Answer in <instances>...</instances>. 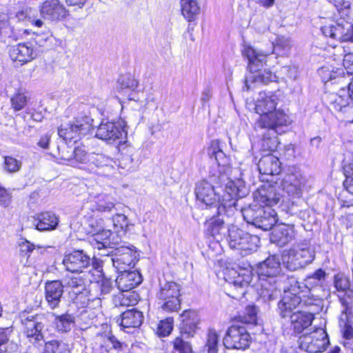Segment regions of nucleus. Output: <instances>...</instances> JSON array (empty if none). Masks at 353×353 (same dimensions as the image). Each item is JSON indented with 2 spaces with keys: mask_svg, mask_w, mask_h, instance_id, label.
<instances>
[{
  "mask_svg": "<svg viewBox=\"0 0 353 353\" xmlns=\"http://www.w3.org/2000/svg\"><path fill=\"white\" fill-rule=\"evenodd\" d=\"M228 245L232 250L239 251L243 241V238L245 236L246 232L235 225H231L228 229Z\"/></svg>",
  "mask_w": 353,
  "mask_h": 353,
  "instance_id": "37998d69",
  "label": "nucleus"
},
{
  "mask_svg": "<svg viewBox=\"0 0 353 353\" xmlns=\"http://www.w3.org/2000/svg\"><path fill=\"white\" fill-rule=\"evenodd\" d=\"M21 165V161L11 156L4 157L3 168L8 173L12 174L19 172Z\"/></svg>",
  "mask_w": 353,
  "mask_h": 353,
  "instance_id": "5fc2aeb1",
  "label": "nucleus"
},
{
  "mask_svg": "<svg viewBox=\"0 0 353 353\" xmlns=\"http://www.w3.org/2000/svg\"><path fill=\"white\" fill-rule=\"evenodd\" d=\"M133 156L134 153L132 150H128L127 153L123 154L119 161V168L126 172L134 171L137 168V163L134 161Z\"/></svg>",
  "mask_w": 353,
  "mask_h": 353,
  "instance_id": "09e8293b",
  "label": "nucleus"
},
{
  "mask_svg": "<svg viewBox=\"0 0 353 353\" xmlns=\"http://www.w3.org/2000/svg\"><path fill=\"white\" fill-rule=\"evenodd\" d=\"M323 283L314 279L310 276H307L305 279V283H300L296 280H292L290 283V287L288 290L284 289V294H288L291 295V292H292V290L293 288H297V292L296 293H303L304 290H306V292L311 294L312 291H316V288H321Z\"/></svg>",
  "mask_w": 353,
  "mask_h": 353,
  "instance_id": "72a5a7b5",
  "label": "nucleus"
},
{
  "mask_svg": "<svg viewBox=\"0 0 353 353\" xmlns=\"http://www.w3.org/2000/svg\"><path fill=\"white\" fill-rule=\"evenodd\" d=\"M134 247L121 245L117 247L113 254V257L110 259L112 265L117 271L127 270L133 268L137 261V252Z\"/></svg>",
  "mask_w": 353,
  "mask_h": 353,
  "instance_id": "dca6fc26",
  "label": "nucleus"
},
{
  "mask_svg": "<svg viewBox=\"0 0 353 353\" xmlns=\"http://www.w3.org/2000/svg\"><path fill=\"white\" fill-rule=\"evenodd\" d=\"M258 276V293L265 301L275 300L281 294L282 279L279 257L271 255L255 268Z\"/></svg>",
  "mask_w": 353,
  "mask_h": 353,
  "instance_id": "f03ea898",
  "label": "nucleus"
},
{
  "mask_svg": "<svg viewBox=\"0 0 353 353\" xmlns=\"http://www.w3.org/2000/svg\"><path fill=\"white\" fill-rule=\"evenodd\" d=\"M339 299L343 306L342 313L339 319L343 336L346 339H351L353 338V327L352 322L349 319V315L352 312V301L350 295L340 297Z\"/></svg>",
  "mask_w": 353,
  "mask_h": 353,
  "instance_id": "5701e85b",
  "label": "nucleus"
},
{
  "mask_svg": "<svg viewBox=\"0 0 353 353\" xmlns=\"http://www.w3.org/2000/svg\"><path fill=\"white\" fill-rule=\"evenodd\" d=\"M28 100V98L25 93L18 92L10 99L12 108L15 111H19L26 107Z\"/></svg>",
  "mask_w": 353,
  "mask_h": 353,
  "instance_id": "4d7b16f0",
  "label": "nucleus"
},
{
  "mask_svg": "<svg viewBox=\"0 0 353 353\" xmlns=\"http://www.w3.org/2000/svg\"><path fill=\"white\" fill-rule=\"evenodd\" d=\"M126 122L120 119L117 122L101 121L96 132V137L108 143L126 137Z\"/></svg>",
  "mask_w": 353,
  "mask_h": 353,
  "instance_id": "4468645a",
  "label": "nucleus"
},
{
  "mask_svg": "<svg viewBox=\"0 0 353 353\" xmlns=\"http://www.w3.org/2000/svg\"><path fill=\"white\" fill-rule=\"evenodd\" d=\"M100 337L103 341V344H101V347H105L107 350L110 348H113L117 350H122L123 343L117 340V339L112 335L110 331L108 332H105L100 334Z\"/></svg>",
  "mask_w": 353,
  "mask_h": 353,
  "instance_id": "8fccbe9b",
  "label": "nucleus"
},
{
  "mask_svg": "<svg viewBox=\"0 0 353 353\" xmlns=\"http://www.w3.org/2000/svg\"><path fill=\"white\" fill-rule=\"evenodd\" d=\"M241 321L245 324L255 325L257 322V310L254 305H248L243 313L239 315Z\"/></svg>",
  "mask_w": 353,
  "mask_h": 353,
  "instance_id": "603ef678",
  "label": "nucleus"
},
{
  "mask_svg": "<svg viewBox=\"0 0 353 353\" xmlns=\"http://www.w3.org/2000/svg\"><path fill=\"white\" fill-rule=\"evenodd\" d=\"M223 143L219 140L211 141L208 148V154L211 159H214L218 165V170L212 174V180L219 181H227L225 187L223 199L229 201V205L234 203V198L236 196H245L248 192L245 185V182L241 179L232 180L230 175L232 170L230 164V158L227 157L223 150Z\"/></svg>",
  "mask_w": 353,
  "mask_h": 353,
  "instance_id": "f257e3e1",
  "label": "nucleus"
},
{
  "mask_svg": "<svg viewBox=\"0 0 353 353\" xmlns=\"http://www.w3.org/2000/svg\"><path fill=\"white\" fill-rule=\"evenodd\" d=\"M315 257L314 249L307 243L299 245L296 248L284 252L282 261L290 271L303 268L311 263Z\"/></svg>",
  "mask_w": 353,
  "mask_h": 353,
  "instance_id": "9d476101",
  "label": "nucleus"
},
{
  "mask_svg": "<svg viewBox=\"0 0 353 353\" xmlns=\"http://www.w3.org/2000/svg\"><path fill=\"white\" fill-rule=\"evenodd\" d=\"M339 80L345 81V92H347L349 98L353 100V77L349 79L341 77Z\"/></svg>",
  "mask_w": 353,
  "mask_h": 353,
  "instance_id": "338daca9",
  "label": "nucleus"
},
{
  "mask_svg": "<svg viewBox=\"0 0 353 353\" xmlns=\"http://www.w3.org/2000/svg\"><path fill=\"white\" fill-rule=\"evenodd\" d=\"M343 65L346 70L345 76L351 77V75L353 74V52H349L344 55Z\"/></svg>",
  "mask_w": 353,
  "mask_h": 353,
  "instance_id": "e2e57ef3",
  "label": "nucleus"
},
{
  "mask_svg": "<svg viewBox=\"0 0 353 353\" xmlns=\"http://www.w3.org/2000/svg\"><path fill=\"white\" fill-rule=\"evenodd\" d=\"M143 319L142 312L132 308L123 312L117 321H119V325L123 328H137L141 325Z\"/></svg>",
  "mask_w": 353,
  "mask_h": 353,
  "instance_id": "7c9ffc66",
  "label": "nucleus"
},
{
  "mask_svg": "<svg viewBox=\"0 0 353 353\" xmlns=\"http://www.w3.org/2000/svg\"><path fill=\"white\" fill-rule=\"evenodd\" d=\"M11 203V194L5 188L0 185V205L3 208H8Z\"/></svg>",
  "mask_w": 353,
  "mask_h": 353,
  "instance_id": "0e129e2a",
  "label": "nucleus"
},
{
  "mask_svg": "<svg viewBox=\"0 0 353 353\" xmlns=\"http://www.w3.org/2000/svg\"><path fill=\"white\" fill-rule=\"evenodd\" d=\"M225 210L226 209L221 210V213H218L216 211V215L212 216L206 221L205 226L206 228V232L209 235L215 237L221 234L222 231L225 229V225L224 221L221 216L223 212H225Z\"/></svg>",
  "mask_w": 353,
  "mask_h": 353,
  "instance_id": "4c0bfd02",
  "label": "nucleus"
},
{
  "mask_svg": "<svg viewBox=\"0 0 353 353\" xmlns=\"http://www.w3.org/2000/svg\"><path fill=\"white\" fill-rule=\"evenodd\" d=\"M350 27L349 22L342 20L340 22H334L321 28V31L325 37L342 42L343 31Z\"/></svg>",
  "mask_w": 353,
  "mask_h": 353,
  "instance_id": "f704fd0d",
  "label": "nucleus"
},
{
  "mask_svg": "<svg viewBox=\"0 0 353 353\" xmlns=\"http://www.w3.org/2000/svg\"><path fill=\"white\" fill-rule=\"evenodd\" d=\"M292 291L291 295L284 294L282 299L279 302V314L283 319L290 318L294 332L301 334L311 326L314 315L311 312H302L297 308L301 300L299 297L294 296L297 288H293Z\"/></svg>",
  "mask_w": 353,
  "mask_h": 353,
  "instance_id": "6e6552de",
  "label": "nucleus"
},
{
  "mask_svg": "<svg viewBox=\"0 0 353 353\" xmlns=\"http://www.w3.org/2000/svg\"><path fill=\"white\" fill-rule=\"evenodd\" d=\"M65 269L72 273L83 272L84 270L92 267L97 271H102L101 261L95 258L91 259L86 252L82 250H75L65 254L63 261Z\"/></svg>",
  "mask_w": 353,
  "mask_h": 353,
  "instance_id": "9b49d317",
  "label": "nucleus"
},
{
  "mask_svg": "<svg viewBox=\"0 0 353 353\" xmlns=\"http://www.w3.org/2000/svg\"><path fill=\"white\" fill-rule=\"evenodd\" d=\"M173 353H192V347L188 342L185 341L181 337H177L173 342Z\"/></svg>",
  "mask_w": 353,
  "mask_h": 353,
  "instance_id": "bf43d9fd",
  "label": "nucleus"
},
{
  "mask_svg": "<svg viewBox=\"0 0 353 353\" xmlns=\"http://www.w3.org/2000/svg\"><path fill=\"white\" fill-rule=\"evenodd\" d=\"M181 324L179 326L181 336L192 337L199 329L200 317L196 311L185 310L180 316Z\"/></svg>",
  "mask_w": 353,
  "mask_h": 353,
  "instance_id": "aec40b11",
  "label": "nucleus"
},
{
  "mask_svg": "<svg viewBox=\"0 0 353 353\" xmlns=\"http://www.w3.org/2000/svg\"><path fill=\"white\" fill-rule=\"evenodd\" d=\"M43 18L50 21H59L66 14L64 6L58 0H47L40 7Z\"/></svg>",
  "mask_w": 353,
  "mask_h": 353,
  "instance_id": "393cba45",
  "label": "nucleus"
},
{
  "mask_svg": "<svg viewBox=\"0 0 353 353\" xmlns=\"http://www.w3.org/2000/svg\"><path fill=\"white\" fill-rule=\"evenodd\" d=\"M244 220L257 228L264 231L270 230L276 223V214L270 208H265L259 202H255L248 207L241 208Z\"/></svg>",
  "mask_w": 353,
  "mask_h": 353,
  "instance_id": "1a4fd4ad",
  "label": "nucleus"
},
{
  "mask_svg": "<svg viewBox=\"0 0 353 353\" xmlns=\"http://www.w3.org/2000/svg\"><path fill=\"white\" fill-rule=\"evenodd\" d=\"M250 336L242 325H231L223 339V344L228 349L244 350L249 346Z\"/></svg>",
  "mask_w": 353,
  "mask_h": 353,
  "instance_id": "2eb2a0df",
  "label": "nucleus"
},
{
  "mask_svg": "<svg viewBox=\"0 0 353 353\" xmlns=\"http://www.w3.org/2000/svg\"><path fill=\"white\" fill-rule=\"evenodd\" d=\"M314 292L311 290V294H310L306 292V290H304L303 293H294V296L299 297L301 300L297 308L301 310L305 307L308 308L307 312H311V314L318 312L321 308L322 299L319 295L314 294Z\"/></svg>",
  "mask_w": 353,
  "mask_h": 353,
  "instance_id": "2f4dec72",
  "label": "nucleus"
},
{
  "mask_svg": "<svg viewBox=\"0 0 353 353\" xmlns=\"http://www.w3.org/2000/svg\"><path fill=\"white\" fill-rule=\"evenodd\" d=\"M226 183L227 181L212 180V175L208 179L197 182L194 189L197 201L205 205L206 208H215L218 213H221V210L228 208L237 210V200L243 196H235L234 198V203L231 205H228L229 201L223 199Z\"/></svg>",
  "mask_w": 353,
  "mask_h": 353,
  "instance_id": "20e7f679",
  "label": "nucleus"
},
{
  "mask_svg": "<svg viewBox=\"0 0 353 353\" xmlns=\"http://www.w3.org/2000/svg\"><path fill=\"white\" fill-rule=\"evenodd\" d=\"M245 235L241 248L238 251L243 256L256 252L260 243V239L257 235H253L248 232Z\"/></svg>",
  "mask_w": 353,
  "mask_h": 353,
  "instance_id": "ea45409f",
  "label": "nucleus"
},
{
  "mask_svg": "<svg viewBox=\"0 0 353 353\" xmlns=\"http://www.w3.org/2000/svg\"><path fill=\"white\" fill-rule=\"evenodd\" d=\"M92 210H97L102 213H113L118 211L114 199L106 194H100L96 197Z\"/></svg>",
  "mask_w": 353,
  "mask_h": 353,
  "instance_id": "e433bc0d",
  "label": "nucleus"
},
{
  "mask_svg": "<svg viewBox=\"0 0 353 353\" xmlns=\"http://www.w3.org/2000/svg\"><path fill=\"white\" fill-rule=\"evenodd\" d=\"M20 254L22 256H27L29 257L30 253L35 249L34 245L32 244L30 241L26 240L19 244Z\"/></svg>",
  "mask_w": 353,
  "mask_h": 353,
  "instance_id": "69168bd1",
  "label": "nucleus"
},
{
  "mask_svg": "<svg viewBox=\"0 0 353 353\" xmlns=\"http://www.w3.org/2000/svg\"><path fill=\"white\" fill-rule=\"evenodd\" d=\"M54 317L53 323L58 332L67 333L73 327L75 323V318L72 314L65 313L61 315L53 314Z\"/></svg>",
  "mask_w": 353,
  "mask_h": 353,
  "instance_id": "58836bf2",
  "label": "nucleus"
},
{
  "mask_svg": "<svg viewBox=\"0 0 353 353\" xmlns=\"http://www.w3.org/2000/svg\"><path fill=\"white\" fill-rule=\"evenodd\" d=\"M137 87V81L130 74H125L119 78L116 90L121 96L127 97L128 100L137 101L139 99Z\"/></svg>",
  "mask_w": 353,
  "mask_h": 353,
  "instance_id": "412c9836",
  "label": "nucleus"
},
{
  "mask_svg": "<svg viewBox=\"0 0 353 353\" xmlns=\"http://www.w3.org/2000/svg\"><path fill=\"white\" fill-rule=\"evenodd\" d=\"M303 178L299 173H288L281 181V192L286 193L290 197L300 198L302 195Z\"/></svg>",
  "mask_w": 353,
  "mask_h": 353,
  "instance_id": "6ab92c4d",
  "label": "nucleus"
},
{
  "mask_svg": "<svg viewBox=\"0 0 353 353\" xmlns=\"http://www.w3.org/2000/svg\"><path fill=\"white\" fill-rule=\"evenodd\" d=\"M272 52L256 50L250 46H245L242 50L243 56L248 59L249 74L245 80L246 90L252 88L255 85H266L276 81V76L268 69H263L267 65L268 56Z\"/></svg>",
  "mask_w": 353,
  "mask_h": 353,
  "instance_id": "7ed1b4c3",
  "label": "nucleus"
},
{
  "mask_svg": "<svg viewBox=\"0 0 353 353\" xmlns=\"http://www.w3.org/2000/svg\"><path fill=\"white\" fill-rule=\"evenodd\" d=\"M173 329V319L167 318L165 320H162L159 322L157 329V334L160 336H168Z\"/></svg>",
  "mask_w": 353,
  "mask_h": 353,
  "instance_id": "13d9d810",
  "label": "nucleus"
},
{
  "mask_svg": "<svg viewBox=\"0 0 353 353\" xmlns=\"http://www.w3.org/2000/svg\"><path fill=\"white\" fill-rule=\"evenodd\" d=\"M181 12L188 21H193L199 14L200 6L197 0H181Z\"/></svg>",
  "mask_w": 353,
  "mask_h": 353,
  "instance_id": "79ce46f5",
  "label": "nucleus"
},
{
  "mask_svg": "<svg viewBox=\"0 0 353 353\" xmlns=\"http://www.w3.org/2000/svg\"><path fill=\"white\" fill-rule=\"evenodd\" d=\"M115 165L116 162L114 159L105 154L100 153L90 154L89 167L93 169V166H94L97 170H102L101 172L95 170V172L103 175H109L112 173Z\"/></svg>",
  "mask_w": 353,
  "mask_h": 353,
  "instance_id": "bb28decb",
  "label": "nucleus"
},
{
  "mask_svg": "<svg viewBox=\"0 0 353 353\" xmlns=\"http://www.w3.org/2000/svg\"><path fill=\"white\" fill-rule=\"evenodd\" d=\"M350 27L343 31L342 42L350 41L353 43V24L349 22Z\"/></svg>",
  "mask_w": 353,
  "mask_h": 353,
  "instance_id": "774afa93",
  "label": "nucleus"
},
{
  "mask_svg": "<svg viewBox=\"0 0 353 353\" xmlns=\"http://www.w3.org/2000/svg\"><path fill=\"white\" fill-rule=\"evenodd\" d=\"M63 292L61 281L47 282L45 286L46 300L51 309L59 307Z\"/></svg>",
  "mask_w": 353,
  "mask_h": 353,
  "instance_id": "c85d7f7f",
  "label": "nucleus"
},
{
  "mask_svg": "<svg viewBox=\"0 0 353 353\" xmlns=\"http://www.w3.org/2000/svg\"><path fill=\"white\" fill-rule=\"evenodd\" d=\"M292 122L290 117L283 110L276 109L268 114L260 116L256 128L261 130L262 146L264 149L274 151L279 145L278 134L282 133L281 128Z\"/></svg>",
  "mask_w": 353,
  "mask_h": 353,
  "instance_id": "0eeeda50",
  "label": "nucleus"
},
{
  "mask_svg": "<svg viewBox=\"0 0 353 353\" xmlns=\"http://www.w3.org/2000/svg\"><path fill=\"white\" fill-rule=\"evenodd\" d=\"M93 119L89 116H78L72 121L61 125L58 129V134L65 141L61 146H58L59 157L74 164V149L69 147L68 142L76 143L82 137L88 134L92 129Z\"/></svg>",
  "mask_w": 353,
  "mask_h": 353,
  "instance_id": "423d86ee",
  "label": "nucleus"
},
{
  "mask_svg": "<svg viewBox=\"0 0 353 353\" xmlns=\"http://www.w3.org/2000/svg\"><path fill=\"white\" fill-rule=\"evenodd\" d=\"M88 226L90 228L89 232L92 234L99 232L104 229L103 220L101 218H91L88 221Z\"/></svg>",
  "mask_w": 353,
  "mask_h": 353,
  "instance_id": "680f3d73",
  "label": "nucleus"
},
{
  "mask_svg": "<svg viewBox=\"0 0 353 353\" xmlns=\"http://www.w3.org/2000/svg\"><path fill=\"white\" fill-rule=\"evenodd\" d=\"M278 97L272 92H261L255 103L256 112L263 116L276 110Z\"/></svg>",
  "mask_w": 353,
  "mask_h": 353,
  "instance_id": "cd10ccee",
  "label": "nucleus"
},
{
  "mask_svg": "<svg viewBox=\"0 0 353 353\" xmlns=\"http://www.w3.org/2000/svg\"><path fill=\"white\" fill-rule=\"evenodd\" d=\"M90 154H88L85 149L81 147L74 148V163H80L82 164H88L89 167Z\"/></svg>",
  "mask_w": 353,
  "mask_h": 353,
  "instance_id": "052dcab7",
  "label": "nucleus"
},
{
  "mask_svg": "<svg viewBox=\"0 0 353 353\" xmlns=\"http://www.w3.org/2000/svg\"><path fill=\"white\" fill-rule=\"evenodd\" d=\"M299 347L307 353H317L326 350L330 342L327 332L322 328L304 334L299 337Z\"/></svg>",
  "mask_w": 353,
  "mask_h": 353,
  "instance_id": "ddd939ff",
  "label": "nucleus"
},
{
  "mask_svg": "<svg viewBox=\"0 0 353 353\" xmlns=\"http://www.w3.org/2000/svg\"><path fill=\"white\" fill-rule=\"evenodd\" d=\"M294 238V226L288 224H279L273 229L271 241L279 246L283 247Z\"/></svg>",
  "mask_w": 353,
  "mask_h": 353,
  "instance_id": "c756f323",
  "label": "nucleus"
},
{
  "mask_svg": "<svg viewBox=\"0 0 353 353\" xmlns=\"http://www.w3.org/2000/svg\"><path fill=\"white\" fill-rule=\"evenodd\" d=\"M94 288L96 290L100 292V294H97V296L98 299H101L111 292L112 283L110 279L103 276L99 281L94 283Z\"/></svg>",
  "mask_w": 353,
  "mask_h": 353,
  "instance_id": "864d4df0",
  "label": "nucleus"
},
{
  "mask_svg": "<svg viewBox=\"0 0 353 353\" xmlns=\"http://www.w3.org/2000/svg\"><path fill=\"white\" fill-rule=\"evenodd\" d=\"M319 74L322 77L323 81L326 82L334 81L333 83L339 84L341 85L340 91L345 92V81L339 80L340 77H343L345 79H349V76H345V72L343 69L338 68L336 70H330L327 67H322L319 70Z\"/></svg>",
  "mask_w": 353,
  "mask_h": 353,
  "instance_id": "c9c22d12",
  "label": "nucleus"
},
{
  "mask_svg": "<svg viewBox=\"0 0 353 353\" xmlns=\"http://www.w3.org/2000/svg\"><path fill=\"white\" fill-rule=\"evenodd\" d=\"M114 214L111 218L113 229L117 233H122L125 234L129 230V226L132 225L130 223L127 216L123 213L114 211Z\"/></svg>",
  "mask_w": 353,
  "mask_h": 353,
  "instance_id": "a18cd8bd",
  "label": "nucleus"
},
{
  "mask_svg": "<svg viewBox=\"0 0 353 353\" xmlns=\"http://www.w3.org/2000/svg\"><path fill=\"white\" fill-rule=\"evenodd\" d=\"M59 223L58 217L51 212H43L37 214L34 225L37 230L48 231L54 230Z\"/></svg>",
  "mask_w": 353,
  "mask_h": 353,
  "instance_id": "473e14b6",
  "label": "nucleus"
},
{
  "mask_svg": "<svg viewBox=\"0 0 353 353\" xmlns=\"http://www.w3.org/2000/svg\"><path fill=\"white\" fill-rule=\"evenodd\" d=\"M36 14L37 10L35 9L32 8H26L19 12L17 14V17L20 20L27 19L33 26L40 28L43 26V23L40 19H37Z\"/></svg>",
  "mask_w": 353,
  "mask_h": 353,
  "instance_id": "49530a36",
  "label": "nucleus"
},
{
  "mask_svg": "<svg viewBox=\"0 0 353 353\" xmlns=\"http://www.w3.org/2000/svg\"><path fill=\"white\" fill-rule=\"evenodd\" d=\"M21 321L24 327V333L30 343L34 345L42 346L45 343L43 353H64L66 350L65 344L62 341L52 340L45 341L44 329L46 318L44 314L23 313Z\"/></svg>",
  "mask_w": 353,
  "mask_h": 353,
  "instance_id": "39448f33",
  "label": "nucleus"
},
{
  "mask_svg": "<svg viewBox=\"0 0 353 353\" xmlns=\"http://www.w3.org/2000/svg\"><path fill=\"white\" fill-rule=\"evenodd\" d=\"M156 296L163 310L172 312L180 309V288L175 282L160 283Z\"/></svg>",
  "mask_w": 353,
  "mask_h": 353,
  "instance_id": "f8f14e48",
  "label": "nucleus"
},
{
  "mask_svg": "<svg viewBox=\"0 0 353 353\" xmlns=\"http://www.w3.org/2000/svg\"><path fill=\"white\" fill-rule=\"evenodd\" d=\"M112 234L110 230H102L99 232L92 234V241L91 242L94 248L100 250L103 248L106 250L110 248V245H116L115 243L110 241Z\"/></svg>",
  "mask_w": 353,
  "mask_h": 353,
  "instance_id": "a19ab883",
  "label": "nucleus"
},
{
  "mask_svg": "<svg viewBox=\"0 0 353 353\" xmlns=\"http://www.w3.org/2000/svg\"><path fill=\"white\" fill-rule=\"evenodd\" d=\"M283 194L281 187L276 184H264L259 187L253 194L255 202H259L263 206L272 207L279 203Z\"/></svg>",
  "mask_w": 353,
  "mask_h": 353,
  "instance_id": "f3484780",
  "label": "nucleus"
},
{
  "mask_svg": "<svg viewBox=\"0 0 353 353\" xmlns=\"http://www.w3.org/2000/svg\"><path fill=\"white\" fill-rule=\"evenodd\" d=\"M218 335L215 330H210L208 334L207 342L202 353H217Z\"/></svg>",
  "mask_w": 353,
  "mask_h": 353,
  "instance_id": "3c124183",
  "label": "nucleus"
},
{
  "mask_svg": "<svg viewBox=\"0 0 353 353\" xmlns=\"http://www.w3.org/2000/svg\"><path fill=\"white\" fill-rule=\"evenodd\" d=\"M63 288L69 290L68 292H79L85 288L83 279L80 276L68 275L61 281Z\"/></svg>",
  "mask_w": 353,
  "mask_h": 353,
  "instance_id": "c03bdc74",
  "label": "nucleus"
},
{
  "mask_svg": "<svg viewBox=\"0 0 353 353\" xmlns=\"http://www.w3.org/2000/svg\"><path fill=\"white\" fill-rule=\"evenodd\" d=\"M71 301L80 307H85L90 301V292L84 288L83 290L79 292H68Z\"/></svg>",
  "mask_w": 353,
  "mask_h": 353,
  "instance_id": "de8ad7c7",
  "label": "nucleus"
},
{
  "mask_svg": "<svg viewBox=\"0 0 353 353\" xmlns=\"http://www.w3.org/2000/svg\"><path fill=\"white\" fill-rule=\"evenodd\" d=\"M115 282L117 288L122 292H128L140 285L143 281L141 273L137 271L122 270Z\"/></svg>",
  "mask_w": 353,
  "mask_h": 353,
  "instance_id": "b1692460",
  "label": "nucleus"
},
{
  "mask_svg": "<svg viewBox=\"0 0 353 353\" xmlns=\"http://www.w3.org/2000/svg\"><path fill=\"white\" fill-rule=\"evenodd\" d=\"M225 279L230 284H232L236 288L241 289L242 292L241 293L244 294L245 291L243 289L250 284L252 275L250 270L240 268H238V270L232 268L228 270Z\"/></svg>",
  "mask_w": 353,
  "mask_h": 353,
  "instance_id": "4be33fe9",
  "label": "nucleus"
},
{
  "mask_svg": "<svg viewBox=\"0 0 353 353\" xmlns=\"http://www.w3.org/2000/svg\"><path fill=\"white\" fill-rule=\"evenodd\" d=\"M343 172L345 176L343 185L350 193L353 194V163H345Z\"/></svg>",
  "mask_w": 353,
  "mask_h": 353,
  "instance_id": "6e6d98bb",
  "label": "nucleus"
},
{
  "mask_svg": "<svg viewBox=\"0 0 353 353\" xmlns=\"http://www.w3.org/2000/svg\"><path fill=\"white\" fill-rule=\"evenodd\" d=\"M9 54L14 61L21 63L30 61L37 55V51L31 43H21L13 46L10 48Z\"/></svg>",
  "mask_w": 353,
  "mask_h": 353,
  "instance_id": "a878e982",
  "label": "nucleus"
},
{
  "mask_svg": "<svg viewBox=\"0 0 353 353\" xmlns=\"http://www.w3.org/2000/svg\"><path fill=\"white\" fill-rule=\"evenodd\" d=\"M258 169L262 181H270V177L280 174L281 162L278 157L268 154L261 158L258 163Z\"/></svg>",
  "mask_w": 353,
  "mask_h": 353,
  "instance_id": "a211bd4d",
  "label": "nucleus"
}]
</instances>
